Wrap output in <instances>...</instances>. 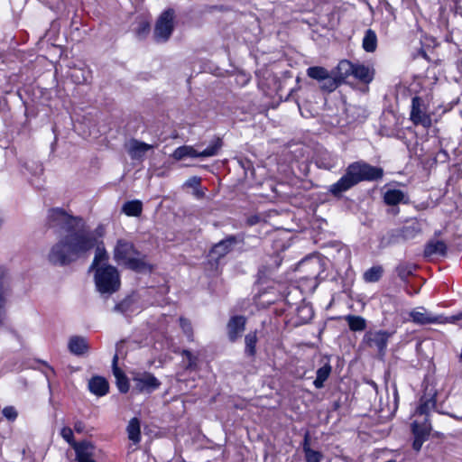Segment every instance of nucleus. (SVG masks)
Returning <instances> with one entry per match:
<instances>
[{
  "mask_svg": "<svg viewBox=\"0 0 462 462\" xmlns=\"http://www.w3.org/2000/svg\"><path fill=\"white\" fill-rule=\"evenodd\" d=\"M47 225L65 234L55 243L47 256L50 263L64 266L86 256L97 244V238L86 224L77 216H72L63 208L49 210Z\"/></svg>",
  "mask_w": 462,
  "mask_h": 462,
  "instance_id": "nucleus-1",
  "label": "nucleus"
},
{
  "mask_svg": "<svg viewBox=\"0 0 462 462\" xmlns=\"http://www.w3.org/2000/svg\"><path fill=\"white\" fill-rule=\"evenodd\" d=\"M383 171L380 167L372 166L364 162H356L349 164L346 173L332 184L328 191L335 197L339 198L344 192L350 189L364 180H377L382 179Z\"/></svg>",
  "mask_w": 462,
  "mask_h": 462,
  "instance_id": "nucleus-2",
  "label": "nucleus"
},
{
  "mask_svg": "<svg viewBox=\"0 0 462 462\" xmlns=\"http://www.w3.org/2000/svg\"><path fill=\"white\" fill-rule=\"evenodd\" d=\"M435 406V392L431 390L420 398V405L412 415L414 419L411 424L412 435L411 448L417 453L421 449L423 443L429 439L432 430L431 423L429 420V412Z\"/></svg>",
  "mask_w": 462,
  "mask_h": 462,
  "instance_id": "nucleus-3",
  "label": "nucleus"
},
{
  "mask_svg": "<svg viewBox=\"0 0 462 462\" xmlns=\"http://www.w3.org/2000/svg\"><path fill=\"white\" fill-rule=\"evenodd\" d=\"M95 283L102 294H112L120 288V276L117 269L110 264L97 267L95 273Z\"/></svg>",
  "mask_w": 462,
  "mask_h": 462,
  "instance_id": "nucleus-4",
  "label": "nucleus"
},
{
  "mask_svg": "<svg viewBox=\"0 0 462 462\" xmlns=\"http://www.w3.org/2000/svg\"><path fill=\"white\" fill-rule=\"evenodd\" d=\"M222 146H223L222 139L219 137H217L208 148H206L205 150H203L201 152H198L192 146L183 145V146L178 147L173 152L172 157L177 161H180V160L184 159L185 157H191V158L212 157V156L217 155L219 152Z\"/></svg>",
  "mask_w": 462,
  "mask_h": 462,
  "instance_id": "nucleus-5",
  "label": "nucleus"
},
{
  "mask_svg": "<svg viewBox=\"0 0 462 462\" xmlns=\"http://www.w3.org/2000/svg\"><path fill=\"white\" fill-rule=\"evenodd\" d=\"M410 120L414 125H421L424 128L431 126V117L427 113V106L424 100L415 96L411 100Z\"/></svg>",
  "mask_w": 462,
  "mask_h": 462,
  "instance_id": "nucleus-6",
  "label": "nucleus"
},
{
  "mask_svg": "<svg viewBox=\"0 0 462 462\" xmlns=\"http://www.w3.org/2000/svg\"><path fill=\"white\" fill-rule=\"evenodd\" d=\"M173 19L172 9H168L160 15L154 28V37L157 42H166L170 38L174 28Z\"/></svg>",
  "mask_w": 462,
  "mask_h": 462,
  "instance_id": "nucleus-7",
  "label": "nucleus"
},
{
  "mask_svg": "<svg viewBox=\"0 0 462 462\" xmlns=\"http://www.w3.org/2000/svg\"><path fill=\"white\" fill-rule=\"evenodd\" d=\"M134 389L138 393H152L158 389L161 382L151 373H138L133 377Z\"/></svg>",
  "mask_w": 462,
  "mask_h": 462,
  "instance_id": "nucleus-8",
  "label": "nucleus"
},
{
  "mask_svg": "<svg viewBox=\"0 0 462 462\" xmlns=\"http://www.w3.org/2000/svg\"><path fill=\"white\" fill-rule=\"evenodd\" d=\"M134 255H140L139 252L134 248L133 243L125 239H119L114 249V258L117 262L124 264L127 263Z\"/></svg>",
  "mask_w": 462,
  "mask_h": 462,
  "instance_id": "nucleus-9",
  "label": "nucleus"
},
{
  "mask_svg": "<svg viewBox=\"0 0 462 462\" xmlns=\"http://www.w3.org/2000/svg\"><path fill=\"white\" fill-rule=\"evenodd\" d=\"M238 242L239 240L236 236H228L214 245L209 251V254L211 257L216 258V260H219L230 253Z\"/></svg>",
  "mask_w": 462,
  "mask_h": 462,
  "instance_id": "nucleus-10",
  "label": "nucleus"
},
{
  "mask_svg": "<svg viewBox=\"0 0 462 462\" xmlns=\"http://www.w3.org/2000/svg\"><path fill=\"white\" fill-rule=\"evenodd\" d=\"M410 318L412 322L420 325H426L431 323H447L448 322V318L442 316H431L427 310L420 307L410 312Z\"/></svg>",
  "mask_w": 462,
  "mask_h": 462,
  "instance_id": "nucleus-11",
  "label": "nucleus"
},
{
  "mask_svg": "<svg viewBox=\"0 0 462 462\" xmlns=\"http://www.w3.org/2000/svg\"><path fill=\"white\" fill-rule=\"evenodd\" d=\"M246 319L244 316L232 317L227 323V335L231 342L239 338L245 329Z\"/></svg>",
  "mask_w": 462,
  "mask_h": 462,
  "instance_id": "nucleus-12",
  "label": "nucleus"
},
{
  "mask_svg": "<svg viewBox=\"0 0 462 462\" xmlns=\"http://www.w3.org/2000/svg\"><path fill=\"white\" fill-rule=\"evenodd\" d=\"M364 340L369 347L376 348L382 354L386 347L388 335L382 331L369 332L365 335Z\"/></svg>",
  "mask_w": 462,
  "mask_h": 462,
  "instance_id": "nucleus-13",
  "label": "nucleus"
},
{
  "mask_svg": "<svg viewBox=\"0 0 462 462\" xmlns=\"http://www.w3.org/2000/svg\"><path fill=\"white\" fill-rule=\"evenodd\" d=\"M78 462H96L92 457L94 456L95 447L91 442L82 441L73 444Z\"/></svg>",
  "mask_w": 462,
  "mask_h": 462,
  "instance_id": "nucleus-14",
  "label": "nucleus"
},
{
  "mask_svg": "<svg viewBox=\"0 0 462 462\" xmlns=\"http://www.w3.org/2000/svg\"><path fill=\"white\" fill-rule=\"evenodd\" d=\"M153 145L136 139H132L126 145L127 152L133 160H142L146 152L153 149Z\"/></svg>",
  "mask_w": 462,
  "mask_h": 462,
  "instance_id": "nucleus-15",
  "label": "nucleus"
},
{
  "mask_svg": "<svg viewBox=\"0 0 462 462\" xmlns=\"http://www.w3.org/2000/svg\"><path fill=\"white\" fill-rule=\"evenodd\" d=\"M6 272L4 268L0 267V326H3L7 319L6 314V298L5 292L7 285L5 282Z\"/></svg>",
  "mask_w": 462,
  "mask_h": 462,
  "instance_id": "nucleus-16",
  "label": "nucleus"
},
{
  "mask_svg": "<svg viewBox=\"0 0 462 462\" xmlns=\"http://www.w3.org/2000/svg\"><path fill=\"white\" fill-rule=\"evenodd\" d=\"M89 391L97 396H104L108 393V382L101 376H94L88 382Z\"/></svg>",
  "mask_w": 462,
  "mask_h": 462,
  "instance_id": "nucleus-17",
  "label": "nucleus"
},
{
  "mask_svg": "<svg viewBox=\"0 0 462 462\" xmlns=\"http://www.w3.org/2000/svg\"><path fill=\"white\" fill-rule=\"evenodd\" d=\"M118 356L115 355L113 358V374L116 379V385L121 393H127L129 390V382L125 373L117 366Z\"/></svg>",
  "mask_w": 462,
  "mask_h": 462,
  "instance_id": "nucleus-18",
  "label": "nucleus"
},
{
  "mask_svg": "<svg viewBox=\"0 0 462 462\" xmlns=\"http://www.w3.org/2000/svg\"><path fill=\"white\" fill-rule=\"evenodd\" d=\"M125 265L138 273L151 272L152 270V265L145 261V256L139 257V255H134Z\"/></svg>",
  "mask_w": 462,
  "mask_h": 462,
  "instance_id": "nucleus-19",
  "label": "nucleus"
},
{
  "mask_svg": "<svg viewBox=\"0 0 462 462\" xmlns=\"http://www.w3.org/2000/svg\"><path fill=\"white\" fill-rule=\"evenodd\" d=\"M447 252V245L445 242L440 240L432 239L429 241L424 249L425 256L432 255H445Z\"/></svg>",
  "mask_w": 462,
  "mask_h": 462,
  "instance_id": "nucleus-20",
  "label": "nucleus"
},
{
  "mask_svg": "<svg viewBox=\"0 0 462 462\" xmlns=\"http://www.w3.org/2000/svg\"><path fill=\"white\" fill-rule=\"evenodd\" d=\"M69 349L72 354L81 356L88 350V345L84 337L75 336L69 341Z\"/></svg>",
  "mask_w": 462,
  "mask_h": 462,
  "instance_id": "nucleus-21",
  "label": "nucleus"
},
{
  "mask_svg": "<svg viewBox=\"0 0 462 462\" xmlns=\"http://www.w3.org/2000/svg\"><path fill=\"white\" fill-rule=\"evenodd\" d=\"M94 248L96 249L95 257L90 266V270H97V267L106 264L105 262H106L108 259V254L103 245V243L97 241V244Z\"/></svg>",
  "mask_w": 462,
  "mask_h": 462,
  "instance_id": "nucleus-22",
  "label": "nucleus"
},
{
  "mask_svg": "<svg viewBox=\"0 0 462 462\" xmlns=\"http://www.w3.org/2000/svg\"><path fill=\"white\" fill-rule=\"evenodd\" d=\"M355 65L348 60H341L332 72L342 82L349 75H353Z\"/></svg>",
  "mask_w": 462,
  "mask_h": 462,
  "instance_id": "nucleus-23",
  "label": "nucleus"
},
{
  "mask_svg": "<svg viewBox=\"0 0 462 462\" xmlns=\"http://www.w3.org/2000/svg\"><path fill=\"white\" fill-rule=\"evenodd\" d=\"M353 76L364 83H369L374 79V69L365 65H355Z\"/></svg>",
  "mask_w": 462,
  "mask_h": 462,
  "instance_id": "nucleus-24",
  "label": "nucleus"
},
{
  "mask_svg": "<svg viewBox=\"0 0 462 462\" xmlns=\"http://www.w3.org/2000/svg\"><path fill=\"white\" fill-rule=\"evenodd\" d=\"M362 46L366 52H374L377 48V36L374 31L368 29L365 32Z\"/></svg>",
  "mask_w": 462,
  "mask_h": 462,
  "instance_id": "nucleus-25",
  "label": "nucleus"
},
{
  "mask_svg": "<svg viewBox=\"0 0 462 462\" xmlns=\"http://www.w3.org/2000/svg\"><path fill=\"white\" fill-rule=\"evenodd\" d=\"M126 431L128 434V439L134 444H137L141 439V430H140V421L137 418H133L130 420Z\"/></svg>",
  "mask_w": 462,
  "mask_h": 462,
  "instance_id": "nucleus-26",
  "label": "nucleus"
},
{
  "mask_svg": "<svg viewBox=\"0 0 462 462\" xmlns=\"http://www.w3.org/2000/svg\"><path fill=\"white\" fill-rule=\"evenodd\" d=\"M258 341L256 331L249 332L245 337V353L247 356L254 357L256 354V343Z\"/></svg>",
  "mask_w": 462,
  "mask_h": 462,
  "instance_id": "nucleus-27",
  "label": "nucleus"
},
{
  "mask_svg": "<svg viewBox=\"0 0 462 462\" xmlns=\"http://www.w3.org/2000/svg\"><path fill=\"white\" fill-rule=\"evenodd\" d=\"M331 373V365L325 364L322 367L319 368L316 373V379L314 380V385L316 388L320 389L324 386L325 381L328 378Z\"/></svg>",
  "mask_w": 462,
  "mask_h": 462,
  "instance_id": "nucleus-28",
  "label": "nucleus"
},
{
  "mask_svg": "<svg viewBox=\"0 0 462 462\" xmlns=\"http://www.w3.org/2000/svg\"><path fill=\"white\" fill-rule=\"evenodd\" d=\"M134 304V299L133 295H128L121 301L116 303L113 310L116 313L126 314L133 311V306Z\"/></svg>",
  "mask_w": 462,
  "mask_h": 462,
  "instance_id": "nucleus-29",
  "label": "nucleus"
},
{
  "mask_svg": "<svg viewBox=\"0 0 462 462\" xmlns=\"http://www.w3.org/2000/svg\"><path fill=\"white\" fill-rule=\"evenodd\" d=\"M349 328L352 331H363L366 328V322L365 319L360 316L347 315L345 317Z\"/></svg>",
  "mask_w": 462,
  "mask_h": 462,
  "instance_id": "nucleus-30",
  "label": "nucleus"
},
{
  "mask_svg": "<svg viewBox=\"0 0 462 462\" xmlns=\"http://www.w3.org/2000/svg\"><path fill=\"white\" fill-rule=\"evenodd\" d=\"M340 83L341 81L337 78V76L333 72H329L326 77V79H323L320 82V88L326 92H332L340 85Z\"/></svg>",
  "mask_w": 462,
  "mask_h": 462,
  "instance_id": "nucleus-31",
  "label": "nucleus"
},
{
  "mask_svg": "<svg viewBox=\"0 0 462 462\" xmlns=\"http://www.w3.org/2000/svg\"><path fill=\"white\" fill-rule=\"evenodd\" d=\"M142 209L143 205L142 202L139 200L128 201L123 206V211L127 216L137 217L142 213Z\"/></svg>",
  "mask_w": 462,
  "mask_h": 462,
  "instance_id": "nucleus-32",
  "label": "nucleus"
},
{
  "mask_svg": "<svg viewBox=\"0 0 462 462\" xmlns=\"http://www.w3.org/2000/svg\"><path fill=\"white\" fill-rule=\"evenodd\" d=\"M383 273V269L382 266H373L372 268L365 272L364 280L366 282H376L381 279Z\"/></svg>",
  "mask_w": 462,
  "mask_h": 462,
  "instance_id": "nucleus-33",
  "label": "nucleus"
},
{
  "mask_svg": "<svg viewBox=\"0 0 462 462\" xmlns=\"http://www.w3.org/2000/svg\"><path fill=\"white\" fill-rule=\"evenodd\" d=\"M328 74L329 72L328 71V69L319 66L310 67L307 69V75L310 78L316 79L319 82H321L323 79H326V77Z\"/></svg>",
  "mask_w": 462,
  "mask_h": 462,
  "instance_id": "nucleus-34",
  "label": "nucleus"
},
{
  "mask_svg": "<svg viewBox=\"0 0 462 462\" xmlns=\"http://www.w3.org/2000/svg\"><path fill=\"white\" fill-rule=\"evenodd\" d=\"M402 193L400 190H388L384 194V201L388 205H396L402 199Z\"/></svg>",
  "mask_w": 462,
  "mask_h": 462,
  "instance_id": "nucleus-35",
  "label": "nucleus"
},
{
  "mask_svg": "<svg viewBox=\"0 0 462 462\" xmlns=\"http://www.w3.org/2000/svg\"><path fill=\"white\" fill-rule=\"evenodd\" d=\"M88 74L89 72L85 69H74L70 73V77L76 84H84L88 81Z\"/></svg>",
  "mask_w": 462,
  "mask_h": 462,
  "instance_id": "nucleus-36",
  "label": "nucleus"
},
{
  "mask_svg": "<svg viewBox=\"0 0 462 462\" xmlns=\"http://www.w3.org/2000/svg\"><path fill=\"white\" fill-rule=\"evenodd\" d=\"M306 462H320L322 454L319 451L311 449L310 447H304Z\"/></svg>",
  "mask_w": 462,
  "mask_h": 462,
  "instance_id": "nucleus-37",
  "label": "nucleus"
},
{
  "mask_svg": "<svg viewBox=\"0 0 462 462\" xmlns=\"http://www.w3.org/2000/svg\"><path fill=\"white\" fill-rule=\"evenodd\" d=\"M182 356H186L187 358V365H186V369H189V370H195L197 368V362H198V357L195 356L189 350H183L181 352Z\"/></svg>",
  "mask_w": 462,
  "mask_h": 462,
  "instance_id": "nucleus-38",
  "label": "nucleus"
},
{
  "mask_svg": "<svg viewBox=\"0 0 462 462\" xmlns=\"http://www.w3.org/2000/svg\"><path fill=\"white\" fill-rule=\"evenodd\" d=\"M180 327H181L183 332L188 336V337L190 340H192L193 339V330H192L190 322L184 318H180Z\"/></svg>",
  "mask_w": 462,
  "mask_h": 462,
  "instance_id": "nucleus-39",
  "label": "nucleus"
},
{
  "mask_svg": "<svg viewBox=\"0 0 462 462\" xmlns=\"http://www.w3.org/2000/svg\"><path fill=\"white\" fill-rule=\"evenodd\" d=\"M2 413L5 418L11 421H14L18 416L16 410L13 406L5 407L2 411Z\"/></svg>",
  "mask_w": 462,
  "mask_h": 462,
  "instance_id": "nucleus-40",
  "label": "nucleus"
},
{
  "mask_svg": "<svg viewBox=\"0 0 462 462\" xmlns=\"http://www.w3.org/2000/svg\"><path fill=\"white\" fill-rule=\"evenodd\" d=\"M60 434L62 438L72 447L73 444H77L76 442H74L73 431L69 427H63L61 429Z\"/></svg>",
  "mask_w": 462,
  "mask_h": 462,
  "instance_id": "nucleus-41",
  "label": "nucleus"
},
{
  "mask_svg": "<svg viewBox=\"0 0 462 462\" xmlns=\"http://www.w3.org/2000/svg\"><path fill=\"white\" fill-rule=\"evenodd\" d=\"M410 222L411 225L406 227V234L409 232L411 236H413L415 233L420 231V225L415 219H411Z\"/></svg>",
  "mask_w": 462,
  "mask_h": 462,
  "instance_id": "nucleus-42",
  "label": "nucleus"
},
{
  "mask_svg": "<svg viewBox=\"0 0 462 462\" xmlns=\"http://www.w3.org/2000/svg\"><path fill=\"white\" fill-rule=\"evenodd\" d=\"M149 23L143 22L139 24V27L136 31L138 36H143L148 33L149 32Z\"/></svg>",
  "mask_w": 462,
  "mask_h": 462,
  "instance_id": "nucleus-43",
  "label": "nucleus"
},
{
  "mask_svg": "<svg viewBox=\"0 0 462 462\" xmlns=\"http://www.w3.org/2000/svg\"><path fill=\"white\" fill-rule=\"evenodd\" d=\"M261 218L257 215L251 216L247 218L246 223L248 226H254L260 222Z\"/></svg>",
  "mask_w": 462,
  "mask_h": 462,
  "instance_id": "nucleus-44",
  "label": "nucleus"
},
{
  "mask_svg": "<svg viewBox=\"0 0 462 462\" xmlns=\"http://www.w3.org/2000/svg\"><path fill=\"white\" fill-rule=\"evenodd\" d=\"M74 430H76V432L81 433L85 430V424L82 421L79 420V421L75 422Z\"/></svg>",
  "mask_w": 462,
  "mask_h": 462,
  "instance_id": "nucleus-45",
  "label": "nucleus"
},
{
  "mask_svg": "<svg viewBox=\"0 0 462 462\" xmlns=\"http://www.w3.org/2000/svg\"><path fill=\"white\" fill-rule=\"evenodd\" d=\"M199 182H200V179H199V178H198V177H193L192 179H190V180H189V184L190 186H193V185H198V184H199Z\"/></svg>",
  "mask_w": 462,
  "mask_h": 462,
  "instance_id": "nucleus-46",
  "label": "nucleus"
},
{
  "mask_svg": "<svg viewBox=\"0 0 462 462\" xmlns=\"http://www.w3.org/2000/svg\"><path fill=\"white\" fill-rule=\"evenodd\" d=\"M456 9L462 14V0H455Z\"/></svg>",
  "mask_w": 462,
  "mask_h": 462,
  "instance_id": "nucleus-47",
  "label": "nucleus"
},
{
  "mask_svg": "<svg viewBox=\"0 0 462 462\" xmlns=\"http://www.w3.org/2000/svg\"><path fill=\"white\" fill-rule=\"evenodd\" d=\"M305 446H306V447H310V446H309V434H308V433L305 435L303 448H304Z\"/></svg>",
  "mask_w": 462,
  "mask_h": 462,
  "instance_id": "nucleus-48",
  "label": "nucleus"
},
{
  "mask_svg": "<svg viewBox=\"0 0 462 462\" xmlns=\"http://www.w3.org/2000/svg\"><path fill=\"white\" fill-rule=\"evenodd\" d=\"M415 268H416L415 265H413L411 268L406 267V274H411L412 273V269H415Z\"/></svg>",
  "mask_w": 462,
  "mask_h": 462,
  "instance_id": "nucleus-49",
  "label": "nucleus"
},
{
  "mask_svg": "<svg viewBox=\"0 0 462 462\" xmlns=\"http://www.w3.org/2000/svg\"><path fill=\"white\" fill-rule=\"evenodd\" d=\"M454 417H456V418H457V419L462 420V414H459V415H454Z\"/></svg>",
  "mask_w": 462,
  "mask_h": 462,
  "instance_id": "nucleus-50",
  "label": "nucleus"
}]
</instances>
